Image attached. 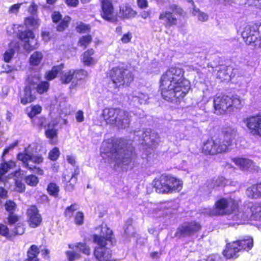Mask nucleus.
Instances as JSON below:
<instances>
[{
    "label": "nucleus",
    "instance_id": "1",
    "mask_svg": "<svg viewBox=\"0 0 261 261\" xmlns=\"http://www.w3.org/2000/svg\"><path fill=\"white\" fill-rule=\"evenodd\" d=\"M201 213L207 216L227 215V219L237 221V224L242 223V220H246L253 217L261 220V205L255 204L251 207H244L243 209L238 208V202L231 198H222L218 200L213 208H205Z\"/></svg>",
    "mask_w": 261,
    "mask_h": 261
},
{
    "label": "nucleus",
    "instance_id": "2",
    "mask_svg": "<svg viewBox=\"0 0 261 261\" xmlns=\"http://www.w3.org/2000/svg\"><path fill=\"white\" fill-rule=\"evenodd\" d=\"M190 88V83L184 77L180 68L171 67L161 77L162 96L167 101L177 102L185 96Z\"/></svg>",
    "mask_w": 261,
    "mask_h": 261
},
{
    "label": "nucleus",
    "instance_id": "3",
    "mask_svg": "<svg viewBox=\"0 0 261 261\" xmlns=\"http://www.w3.org/2000/svg\"><path fill=\"white\" fill-rule=\"evenodd\" d=\"M134 147L123 139H110L104 141L101 147V156L105 163L118 166H127L132 162Z\"/></svg>",
    "mask_w": 261,
    "mask_h": 261
},
{
    "label": "nucleus",
    "instance_id": "4",
    "mask_svg": "<svg viewBox=\"0 0 261 261\" xmlns=\"http://www.w3.org/2000/svg\"><path fill=\"white\" fill-rule=\"evenodd\" d=\"M101 117L107 124H115L118 128L122 129L128 127L130 121L129 113L120 109L105 108Z\"/></svg>",
    "mask_w": 261,
    "mask_h": 261
},
{
    "label": "nucleus",
    "instance_id": "5",
    "mask_svg": "<svg viewBox=\"0 0 261 261\" xmlns=\"http://www.w3.org/2000/svg\"><path fill=\"white\" fill-rule=\"evenodd\" d=\"M182 182L171 175L162 174L153 181L155 191L160 194L171 193L179 191L182 188Z\"/></svg>",
    "mask_w": 261,
    "mask_h": 261
},
{
    "label": "nucleus",
    "instance_id": "6",
    "mask_svg": "<svg viewBox=\"0 0 261 261\" xmlns=\"http://www.w3.org/2000/svg\"><path fill=\"white\" fill-rule=\"evenodd\" d=\"M241 34L246 44H252L255 47L261 48V24L246 25Z\"/></svg>",
    "mask_w": 261,
    "mask_h": 261
},
{
    "label": "nucleus",
    "instance_id": "7",
    "mask_svg": "<svg viewBox=\"0 0 261 261\" xmlns=\"http://www.w3.org/2000/svg\"><path fill=\"white\" fill-rule=\"evenodd\" d=\"M30 147L27 148L24 152L20 153L17 155V159L21 161L23 166L28 169L33 171L36 170V172L39 175H42L43 171L36 165L43 162V159L41 155H34L30 152Z\"/></svg>",
    "mask_w": 261,
    "mask_h": 261
},
{
    "label": "nucleus",
    "instance_id": "8",
    "mask_svg": "<svg viewBox=\"0 0 261 261\" xmlns=\"http://www.w3.org/2000/svg\"><path fill=\"white\" fill-rule=\"evenodd\" d=\"M110 76L116 86L128 85L133 80L132 73L127 69L123 68H114L110 73Z\"/></svg>",
    "mask_w": 261,
    "mask_h": 261
},
{
    "label": "nucleus",
    "instance_id": "9",
    "mask_svg": "<svg viewBox=\"0 0 261 261\" xmlns=\"http://www.w3.org/2000/svg\"><path fill=\"white\" fill-rule=\"evenodd\" d=\"M170 11L162 12L160 16L159 19L163 21V23L166 27H170L177 24V18L175 15H182L183 10L176 5L172 4L169 6Z\"/></svg>",
    "mask_w": 261,
    "mask_h": 261
},
{
    "label": "nucleus",
    "instance_id": "10",
    "mask_svg": "<svg viewBox=\"0 0 261 261\" xmlns=\"http://www.w3.org/2000/svg\"><path fill=\"white\" fill-rule=\"evenodd\" d=\"M135 133L137 136H141V143L142 144L149 147L155 148L161 142L159 135L150 129H146L144 131H138Z\"/></svg>",
    "mask_w": 261,
    "mask_h": 261
},
{
    "label": "nucleus",
    "instance_id": "11",
    "mask_svg": "<svg viewBox=\"0 0 261 261\" xmlns=\"http://www.w3.org/2000/svg\"><path fill=\"white\" fill-rule=\"evenodd\" d=\"M201 228V225L197 222H185L178 227L175 236L178 238L191 236L198 232Z\"/></svg>",
    "mask_w": 261,
    "mask_h": 261
},
{
    "label": "nucleus",
    "instance_id": "12",
    "mask_svg": "<svg viewBox=\"0 0 261 261\" xmlns=\"http://www.w3.org/2000/svg\"><path fill=\"white\" fill-rule=\"evenodd\" d=\"M222 140L220 139H208L203 143L202 152L207 154H215L226 151V146L222 145Z\"/></svg>",
    "mask_w": 261,
    "mask_h": 261
},
{
    "label": "nucleus",
    "instance_id": "13",
    "mask_svg": "<svg viewBox=\"0 0 261 261\" xmlns=\"http://www.w3.org/2000/svg\"><path fill=\"white\" fill-rule=\"evenodd\" d=\"M18 38L23 42V48L30 51L38 47L37 41L35 39V35L32 31L26 30L18 34Z\"/></svg>",
    "mask_w": 261,
    "mask_h": 261
},
{
    "label": "nucleus",
    "instance_id": "14",
    "mask_svg": "<svg viewBox=\"0 0 261 261\" xmlns=\"http://www.w3.org/2000/svg\"><path fill=\"white\" fill-rule=\"evenodd\" d=\"M97 229H100V233L99 235L94 234L93 236V240L94 243L97 244L99 246H103L106 245V241H110L111 244L113 243V232L107 225L102 224Z\"/></svg>",
    "mask_w": 261,
    "mask_h": 261
},
{
    "label": "nucleus",
    "instance_id": "15",
    "mask_svg": "<svg viewBox=\"0 0 261 261\" xmlns=\"http://www.w3.org/2000/svg\"><path fill=\"white\" fill-rule=\"evenodd\" d=\"M213 102L215 113L218 115L224 114L230 108V97L227 95L216 96Z\"/></svg>",
    "mask_w": 261,
    "mask_h": 261
},
{
    "label": "nucleus",
    "instance_id": "16",
    "mask_svg": "<svg viewBox=\"0 0 261 261\" xmlns=\"http://www.w3.org/2000/svg\"><path fill=\"white\" fill-rule=\"evenodd\" d=\"M244 122L252 134L261 136V115L248 117Z\"/></svg>",
    "mask_w": 261,
    "mask_h": 261
},
{
    "label": "nucleus",
    "instance_id": "17",
    "mask_svg": "<svg viewBox=\"0 0 261 261\" xmlns=\"http://www.w3.org/2000/svg\"><path fill=\"white\" fill-rule=\"evenodd\" d=\"M27 214L28 223L30 227L36 228L40 225L42 219L36 206H31L28 209Z\"/></svg>",
    "mask_w": 261,
    "mask_h": 261
},
{
    "label": "nucleus",
    "instance_id": "18",
    "mask_svg": "<svg viewBox=\"0 0 261 261\" xmlns=\"http://www.w3.org/2000/svg\"><path fill=\"white\" fill-rule=\"evenodd\" d=\"M87 71L84 70L74 71L70 70L67 71H63L61 73L60 80L62 83L68 84L72 79L75 77L77 80H81L87 75Z\"/></svg>",
    "mask_w": 261,
    "mask_h": 261
},
{
    "label": "nucleus",
    "instance_id": "19",
    "mask_svg": "<svg viewBox=\"0 0 261 261\" xmlns=\"http://www.w3.org/2000/svg\"><path fill=\"white\" fill-rule=\"evenodd\" d=\"M106 245L103 246H99L96 247L94 251V254L95 257L99 261H109L112 257L111 250L106 247Z\"/></svg>",
    "mask_w": 261,
    "mask_h": 261
},
{
    "label": "nucleus",
    "instance_id": "20",
    "mask_svg": "<svg viewBox=\"0 0 261 261\" xmlns=\"http://www.w3.org/2000/svg\"><path fill=\"white\" fill-rule=\"evenodd\" d=\"M101 16L105 20L111 21L113 17L114 8L111 1L103 0L101 2Z\"/></svg>",
    "mask_w": 261,
    "mask_h": 261
},
{
    "label": "nucleus",
    "instance_id": "21",
    "mask_svg": "<svg viewBox=\"0 0 261 261\" xmlns=\"http://www.w3.org/2000/svg\"><path fill=\"white\" fill-rule=\"evenodd\" d=\"M236 70L230 66H221L217 71V76L222 81L228 80L236 75Z\"/></svg>",
    "mask_w": 261,
    "mask_h": 261
},
{
    "label": "nucleus",
    "instance_id": "22",
    "mask_svg": "<svg viewBox=\"0 0 261 261\" xmlns=\"http://www.w3.org/2000/svg\"><path fill=\"white\" fill-rule=\"evenodd\" d=\"M240 252L237 242L228 243L226 249L223 251V255L227 258H236L239 256L238 253Z\"/></svg>",
    "mask_w": 261,
    "mask_h": 261
},
{
    "label": "nucleus",
    "instance_id": "23",
    "mask_svg": "<svg viewBox=\"0 0 261 261\" xmlns=\"http://www.w3.org/2000/svg\"><path fill=\"white\" fill-rule=\"evenodd\" d=\"M128 98L134 105H145L147 103L149 97L146 94L135 91L129 95Z\"/></svg>",
    "mask_w": 261,
    "mask_h": 261
},
{
    "label": "nucleus",
    "instance_id": "24",
    "mask_svg": "<svg viewBox=\"0 0 261 261\" xmlns=\"http://www.w3.org/2000/svg\"><path fill=\"white\" fill-rule=\"evenodd\" d=\"M236 131L234 129L228 127L224 131L223 138H219L222 140V145L226 146V151L228 149L229 146L231 145L232 142L236 136Z\"/></svg>",
    "mask_w": 261,
    "mask_h": 261
},
{
    "label": "nucleus",
    "instance_id": "25",
    "mask_svg": "<svg viewBox=\"0 0 261 261\" xmlns=\"http://www.w3.org/2000/svg\"><path fill=\"white\" fill-rule=\"evenodd\" d=\"M79 169L77 167L74 169V173L71 175L65 174L63 176V180L66 181V189L68 191H72L74 189V185L77 181V176L79 174Z\"/></svg>",
    "mask_w": 261,
    "mask_h": 261
},
{
    "label": "nucleus",
    "instance_id": "26",
    "mask_svg": "<svg viewBox=\"0 0 261 261\" xmlns=\"http://www.w3.org/2000/svg\"><path fill=\"white\" fill-rule=\"evenodd\" d=\"M232 160L234 164L242 170H247L249 169H255L254 163L251 160L246 158H234Z\"/></svg>",
    "mask_w": 261,
    "mask_h": 261
},
{
    "label": "nucleus",
    "instance_id": "27",
    "mask_svg": "<svg viewBox=\"0 0 261 261\" xmlns=\"http://www.w3.org/2000/svg\"><path fill=\"white\" fill-rule=\"evenodd\" d=\"M19 44L15 42H11L9 48L3 54V60L6 63H9L12 59L16 50L19 48Z\"/></svg>",
    "mask_w": 261,
    "mask_h": 261
},
{
    "label": "nucleus",
    "instance_id": "28",
    "mask_svg": "<svg viewBox=\"0 0 261 261\" xmlns=\"http://www.w3.org/2000/svg\"><path fill=\"white\" fill-rule=\"evenodd\" d=\"M246 195L251 198H261V184L260 183L253 185L247 188L246 191Z\"/></svg>",
    "mask_w": 261,
    "mask_h": 261
},
{
    "label": "nucleus",
    "instance_id": "29",
    "mask_svg": "<svg viewBox=\"0 0 261 261\" xmlns=\"http://www.w3.org/2000/svg\"><path fill=\"white\" fill-rule=\"evenodd\" d=\"M136 12L128 5L122 6L120 8L119 15L123 19H129L134 17Z\"/></svg>",
    "mask_w": 261,
    "mask_h": 261
},
{
    "label": "nucleus",
    "instance_id": "30",
    "mask_svg": "<svg viewBox=\"0 0 261 261\" xmlns=\"http://www.w3.org/2000/svg\"><path fill=\"white\" fill-rule=\"evenodd\" d=\"M31 88V87L27 86L24 89V93L21 97L20 101L21 103L23 105L33 101L36 98L35 96L32 94Z\"/></svg>",
    "mask_w": 261,
    "mask_h": 261
},
{
    "label": "nucleus",
    "instance_id": "31",
    "mask_svg": "<svg viewBox=\"0 0 261 261\" xmlns=\"http://www.w3.org/2000/svg\"><path fill=\"white\" fill-rule=\"evenodd\" d=\"M237 242L239 248H240V251L242 250L248 251L253 247V239L251 238L248 237L246 239L236 241Z\"/></svg>",
    "mask_w": 261,
    "mask_h": 261
},
{
    "label": "nucleus",
    "instance_id": "32",
    "mask_svg": "<svg viewBox=\"0 0 261 261\" xmlns=\"http://www.w3.org/2000/svg\"><path fill=\"white\" fill-rule=\"evenodd\" d=\"M227 180L223 177H218L216 179H212L207 181V188L214 189L218 187H223L226 185Z\"/></svg>",
    "mask_w": 261,
    "mask_h": 261
},
{
    "label": "nucleus",
    "instance_id": "33",
    "mask_svg": "<svg viewBox=\"0 0 261 261\" xmlns=\"http://www.w3.org/2000/svg\"><path fill=\"white\" fill-rule=\"evenodd\" d=\"M68 247L71 249H78L84 254L89 255L91 253V249L89 246L85 243H77L76 244H69Z\"/></svg>",
    "mask_w": 261,
    "mask_h": 261
},
{
    "label": "nucleus",
    "instance_id": "34",
    "mask_svg": "<svg viewBox=\"0 0 261 261\" xmlns=\"http://www.w3.org/2000/svg\"><path fill=\"white\" fill-rule=\"evenodd\" d=\"M39 253L37 246L32 245L28 251V258L24 261H39L37 257Z\"/></svg>",
    "mask_w": 261,
    "mask_h": 261
},
{
    "label": "nucleus",
    "instance_id": "35",
    "mask_svg": "<svg viewBox=\"0 0 261 261\" xmlns=\"http://www.w3.org/2000/svg\"><path fill=\"white\" fill-rule=\"evenodd\" d=\"M94 51L90 49L85 51L83 56V62L86 65H92L95 63V61L92 56L94 54Z\"/></svg>",
    "mask_w": 261,
    "mask_h": 261
},
{
    "label": "nucleus",
    "instance_id": "36",
    "mask_svg": "<svg viewBox=\"0 0 261 261\" xmlns=\"http://www.w3.org/2000/svg\"><path fill=\"white\" fill-rule=\"evenodd\" d=\"M15 166V163L13 161H10L2 163L0 166V182L3 181V175L7 172L10 169Z\"/></svg>",
    "mask_w": 261,
    "mask_h": 261
},
{
    "label": "nucleus",
    "instance_id": "37",
    "mask_svg": "<svg viewBox=\"0 0 261 261\" xmlns=\"http://www.w3.org/2000/svg\"><path fill=\"white\" fill-rule=\"evenodd\" d=\"M192 14L193 15L196 16L198 20L201 21H206L208 19V15L201 11L198 8L194 7L192 8Z\"/></svg>",
    "mask_w": 261,
    "mask_h": 261
},
{
    "label": "nucleus",
    "instance_id": "38",
    "mask_svg": "<svg viewBox=\"0 0 261 261\" xmlns=\"http://www.w3.org/2000/svg\"><path fill=\"white\" fill-rule=\"evenodd\" d=\"M43 59V55L40 51L34 52L30 58V63L31 65H38Z\"/></svg>",
    "mask_w": 261,
    "mask_h": 261
},
{
    "label": "nucleus",
    "instance_id": "39",
    "mask_svg": "<svg viewBox=\"0 0 261 261\" xmlns=\"http://www.w3.org/2000/svg\"><path fill=\"white\" fill-rule=\"evenodd\" d=\"M63 65L53 67L50 71H49L46 73V79L49 81L53 80L57 76V75L63 69Z\"/></svg>",
    "mask_w": 261,
    "mask_h": 261
},
{
    "label": "nucleus",
    "instance_id": "40",
    "mask_svg": "<svg viewBox=\"0 0 261 261\" xmlns=\"http://www.w3.org/2000/svg\"><path fill=\"white\" fill-rule=\"evenodd\" d=\"M24 24L27 27L37 28L39 25L38 19L36 17L30 16L25 18Z\"/></svg>",
    "mask_w": 261,
    "mask_h": 261
},
{
    "label": "nucleus",
    "instance_id": "41",
    "mask_svg": "<svg viewBox=\"0 0 261 261\" xmlns=\"http://www.w3.org/2000/svg\"><path fill=\"white\" fill-rule=\"evenodd\" d=\"M54 123H50L47 125V128L45 130L46 136L49 139H52L57 135V130L55 128Z\"/></svg>",
    "mask_w": 261,
    "mask_h": 261
},
{
    "label": "nucleus",
    "instance_id": "42",
    "mask_svg": "<svg viewBox=\"0 0 261 261\" xmlns=\"http://www.w3.org/2000/svg\"><path fill=\"white\" fill-rule=\"evenodd\" d=\"M230 108L234 107L237 109H240L243 105V101L242 100L240 97L235 95L230 97Z\"/></svg>",
    "mask_w": 261,
    "mask_h": 261
},
{
    "label": "nucleus",
    "instance_id": "43",
    "mask_svg": "<svg viewBox=\"0 0 261 261\" xmlns=\"http://www.w3.org/2000/svg\"><path fill=\"white\" fill-rule=\"evenodd\" d=\"M10 73L8 79L9 80H12L14 79V72L13 68L8 64H3L2 65V70L1 71V73Z\"/></svg>",
    "mask_w": 261,
    "mask_h": 261
},
{
    "label": "nucleus",
    "instance_id": "44",
    "mask_svg": "<svg viewBox=\"0 0 261 261\" xmlns=\"http://www.w3.org/2000/svg\"><path fill=\"white\" fill-rule=\"evenodd\" d=\"M79 208V205L76 203H74L71 204L70 206H68L66 207L64 212L65 217L71 218L73 216L74 212Z\"/></svg>",
    "mask_w": 261,
    "mask_h": 261
},
{
    "label": "nucleus",
    "instance_id": "45",
    "mask_svg": "<svg viewBox=\"0 0 261 261\" xmlns=\"http://www.w3.org/2000/svg\"><path fill=\"white\" fill-rule=\"evenodd\" d=\"M49 84L47 82H41L37 84L35 88L39 94L43 93L47 91Z\"/></svg>",
    "mask_w": 261,
    "mask_h": 261
},
{
    "label": "nucleus",
    "instance_id": "46",
    "mask_svg": "<svg viewBox=\"0 0 261 261\" xmlns=\"http://www.w3.org/2000/svg\"><path fill=\"white\" fill-rule=\"evenodd\" d=\"M47 190L50 195L56 197L58 194L59 188L56 184L51 182L48 185Z\"/></svg>",
    "mask_w": 261,
    "mask_h": 261
},
{
    "label": "nucleus",
    "instance_id": "47",
    "mask_svg": "<svg viewBox=\"0 0 261 261\" xmlns=\"http://www.w3.org/2000/svg\"><path fill=\"white\" fill-rule=\"evenodd\" d=\"M92 37L90 35H86L81 37L79 41V45L85 48L91 42Z\"/></svg>",
    "mask_w": 261,
    "mask_h": 261
},
{
    "label": "nucleus",
    "instance_id": "48",
    "mask_svg": "<svg viewBox=\"0 0 261 261\" xmlns=\"http://www.w3.org/2000/svg\"><path fill=\"white\" fill-rule=\"evenodd\" d=\"M25 181L30 186H35L38 183L39 180L37 176L31 175L25 177Z\"/></svg>",
    "mask_w": 261,
    "mask_h": 261
},
{
    "label": "nucleus",
    "instance_id": "49",
    "mask_svg": "<svg viewBox=\"0 0 261 261\" xmlns=\"http://www.w3.org/2000/svg\"><path fill=\"white\" fill-rule=\"evenodd\" d=\"M60 154L59 148L57 147H55L51 150H50L48 154V158L52 161L57 160Z\"/></svg>",
    "mask_w": 261,
    "mask_h": 261
},
{
    "label": "nucleus",
    "instance_id": "50",
    "mask_svg": "<svg viewBox=\"0 0 261 261\" xmlns=\"http://www.w3.org/2000/svg\"><path fill=\"white\" fill-rule=\"evenodd\" d=\"M42 110L41 107L40 106L36 105L31 108V110L28 113L29 117L33 118L36 115L41 113Z\"/></svg>",
    "mask_w": 261,
    "mask_h": 261
},
{
    "label": "nucleus",
    "instance_id": "51",
    "mask_svg": "<svg viewBox=\"0 0 261 261\" xmlns=\"http://www.w3.org/2000/svg\"><path fill=\"white\" fill-rule=\"evenodd\" d=\"M66 254L69 261H74L81 257L80 253L73 251H67Z\"/></svg>",
    "mask_w": 261,
    "mask_h": 261
},
{
    "label": "nucleus",
    "instance_id": "52",
    "mask_svg": "<svg viewBox=\"0 0 261 261\" xmlns=\"http://www.w3.org/2000/svg\"><path fill=\"white\" fill-rule=\"evenodd\" d=\"M70 17L69 16L65 17L61 21L60 24L58 25L57 29L58 31H63L66 28L68 27V23L70 21Z\"/></svg>",
    "mask_w": 261,
    "mask_h": 261
},
{
    "label": "nucleus",
    "instance_id": "53",
    "mask_svg": "<svg viewBox=\"0 0 261 261\" xmlns=\"http://www.w3.org/2000/svg\"><path fill=\"white\" fill-rule=\"evenodd\" d=\"M5 206L6 211L9 214L13 213L16 207V204L11 200L7 201L5 204Z\"/></svg>",
    "mask_w": 261,
    "mask_h": 261
},
{
    "label": "nucleus",
    "instance_id": "54",
    "mask_svg": "<svg viewBox=\"0 0 261 261\" xmlns=\"http://www.w3.org/2000/svg\"><path fill=\"white\" fill-rule=\"evenodd\" d=\"M35 125L38 126L40 128L46 126V119L44 117H37L33 120Z\"/></svg>",
    "mask_w": 261,
    "mask_h": 261
},
{
    "label": "nucleus",
    "instance_id": "55",
    "mask_svg": "<svg viewBox=\"0 0 261 261\" xmlns=\"http://www.w3.org/2000/svg\"><path fill=\"white\" fill-rule=\"evenodd\" d=\"M84 220V214L81 212H78L76 213L74 217V222L76 225H81L83 224Z\"/></svg>",
    "mask_w": 261,
    "mask_h": 261
},
{
    "label": "nucleus",
    "instance_id": "56",
    "mask_svg": "<svg viewBox=\"0 0 261 261\" xmlns=\"http://www.w3.org/2000/svg\"><path fill=\"white\" fill-rule=\"evenodd\" d=\"M40 81V77L38 75H35L34 77L32 76H29L28 79V83L31 86H32V88H35L36 87L35 86H37Z\"/></svg>",
    "mask_w": 261,
    "mask_h": 261
},
{
    "label": "nucleus",
    "instance_id": "57",
    "mask_svg": "<svg viewBox=\"0 0 261 261\" xmlns=\"http://www.w3.org/2000/svg\"><path fill=\"white\" fill-rule=\"evenodd\" d=\"M77 31L81 33H86L90 31V28L88 25L81 23L76 27Z\"/></svg>",
    "mask_w": 261,
    "mask_h": 261
},
{
    "label": "nucleus",
    "instance_id": "58",
    "mask_svg": "<svg viewBox=\"0 0 261 261\" xmlns=\"http://www.w3.org/2000/svg\"><path fill=\"white\" fill-rule=\"evenodd\" d=\"M22 3H18L16 4H14L11 6L9 9L8 12L9 14H16L18 13L19 10L20 8V6L22 5Z\"/></svg>",
    "mask_w": 261,
    "mask_h": 261
},
{
    "label": "nucleus",
    "instance_id": "59",
    "mask_svg": "<svg viewBox=\"0 0 261 261\" xmlns=\"http://www.w3.org/2000/svg\"><path fill=\"white\" fill-rule=\"evenodd\" d=\"M0 234L7 238H9L11 236L9 234L8 227L6 225L2 224H0Z\"/></svg>",
    "mask_w": 261,
    "mask_h": 261
},
{
    "label": "nucleus",
    "instance_id": "60",
    "mask_svg": "<svg viewBox=\"0 0 261 261\" xmlns=\"http://www.w3.org/2000/svg\"><path fill=\"white\" fill-rule=\"evenodd\" d=\"M132 38V34L130 32H128L126 34H125L123 35L122 37L121 38V41L123 43H128L131 39Z\"/></svg>",
    "mask_w": 261,
    "mask_h": 261
},
{
    "label": "nucleus",
    "instance_id": "61",
    "mask_svg": "<svg viewBox=\"0 0 261 261\" xmlns=\"http://www.w3.org/2000/svg\"><path fill=\"white\" fill-rule=\"evenodd\" d=\"M8 222L10 224H13L18 221V217L13 213L9 214L8 217Z\"/></svg>",
    "mask_w": 261,
    "mask_h": 261
},
{
    "label": "nucleus",
    "instance_id": "62",
    "mask_svg": "<svg viewBox=\"0 0 261 261\" xmlns=\"http://www.w3.org/2000/svg\"><path fill=\"white\" fill-rule=\"evenodd\" d=\"M206 261H222V259L220 255L213 254L209 256Z\"/></svg>",
    "mask_w": 261,
    "mask_h": 261
},
{
    "label": "nucleus",
    "instance_id": "63",
    "mask_svg": "<svg viewBox=\"0 0 261 261\" xmlns=\"http://www.w3.org/2000/svg\"><path fill=\"white\" fill-rule=\"evenodd\" d=\"M75 118L77 122H82L84 120V113L82 111H78L75 114Z\"/></svg>",
    "mask_w": 261,
    "mask_h": 261
},
{
    "label": "nucleus",
    "instance_id": "64",
    "mask_svg": "<svg viewBox=\"0 0 261 261\" xmlns=\"http://www.w3.org/2000/svg\"><path fill=\"white\" fill-rule=\"evenodd\" d=\"M52 19L54 22H57L61 20L62 15L59 12H54L52 15Z\"/></svg>",
    "mask_w": 261,
    "mask_h": 261
}]
</instances>
